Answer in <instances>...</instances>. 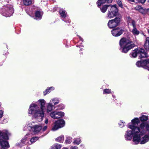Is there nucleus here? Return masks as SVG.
<instances>
[{"label": "nucleus", "mask_w": 149, "mask_h": 149, "mask_svg": "<svg viewBox=\"0 0 149 149\" xmlns=\"http://www.w3.org/2000/svg\"><path fill=\"white\" fill-rule=\"evenodd\" d=\"M54 105L52 103H51L50 101L47 104V113L53 110V108Z\"/></svg>", "instance_id": "nucleus-15"}, {"label": "nucleus", "mask_w": 149, "mask_h": 149, "mask_svg": "<svg viewBox=\"0 0 149 149\" xmlns=\"http://www.w3.org/2000/svg\"><path fill=\"white\" fill-rule=\"evenodd\" d=\"M146 1V0H139V1H137L138 2L141 3H144Z\"/></svg>", "instance_id": "nucleus-39"}, {"label": "nucleus", "mask_w": 149, "mask_h": 149, "mask_svg": "<svg viewBox=\"0 0 149 149\" xmlns=\"http://www.w3.org/2000/svg\"><path fill=\"white\" fill-rule=\"evenodd\" d=\"M111 91L110 89H105L103 91V94H109L111 93Z\"/></svg>", "instance_id": "nucleus-33"}, {"label": "nucleus", "mask_w": 149, "mask_h": 149, "mask_svg": "<svg viewBox=\"0 0 149 149\" xmlns=\"http://www.w3.org/2000/svg\"><path fill=\"white\" fill-rule=\"evenodd\" d=\"M50 101L51 103H52L55 106L59 103L60 101L58 98H54L51 99Z\"/></svg>", "instance_id": "nucleus-17"}, {"label": "nucleus", "mask_w": 149, "mask_h": 149, "mask_svg": "<svg viewBox=\"0 0 149 149\" xmlns=\"http://www.w3.org/2000/svg\"><path fill=\"white\" fill-rule=\"evenodd\" d=\"M83 146V145H82V144H81V145H80V146Z\"/></svg>", "instance_id": "nucleus-45"}, {"label": "nucleus", "mask_w": 149, "mask_h": 149, "mask_svg": "<svg viewBox=\"0 0 149 149\" xmlns=\"http://www.w3.org/2000/svg\"><path fill=\"white\" fill-rule=\"evenodd\" d=\"M54 87L53 86L47 88L46 90L44 92V95H46L48 93H49L50 91L54 90Z\"/></svg>", "instance_id": "nucleus-18"}, {"label": "nucleus", "mask_w": 149, "mask_h": 149, "mask_svg": "<svg viewBox=\"0 0 149 149\" xmlns=\"http://www.w3.org/2000/svg\"><path fill=\"white\" fill-rule=\"evenodd\" d=\"M137 54H139L140 58H142L147 57L146 52L143 48L139 47L133 51L130 54V56L131 57L135 58L137 56Z\"/></svg>", "instance_id": "nucleus-4"}, {"label": "nucleus", "mask_w": 149, "mask_h": 149, "mask_svg": "<svg viewBox=\"0 0 149 149\" xmlns=\"http://www.w3.org/2000/svg\"><path fill=\"white\" fill-rule=\"evenodd\" d=\"M48 120L47 119H46L45 121V123L46 124H47L48 123Z\"/></svg>", "instance_id": "nucleus-41"}, {"label": "nucleus", "mask_w": 149, "mask_h": 149, "mask_svg": "<svg viewBox=\"0 0 149 149\" xmlns=\"http://www.w3.org/2000/svg\"><path fill=\"white\" fill-rule=\"evenodd\" d=\"M146 13H149V8L146 9Z\"/></svg>", "instance_id": "nucleus-43"}, {"label": "nucleus", "mask_w": 149, "mask_h": 149, "mask_svg": "<svg viewBox=\"0 0 149 149\" xmlns=\"http://www.w3.org/2000/svg\"><path fill=\"white\" fill-rule=\"evenodd\" d=\"M148 33H149V29H148Z\"/></svg>", "instance_id": "nucleus-46"}, {"label": "nucleus", "mask_w": 149, "mask_h": 149, "mask_svg": "<svg viewBox=\"0 0 149 149\" xmlns=\"http://www.w3.org/2000/svg\"><path fill=\"white\" fill-rule=\"evenodd\" d=\"M14 12V10L11 6L7 5L3 7L2 9L1 13L6 17H9L11 16Z\"/></svg>", "instance_id": "nucleus-5"}, {"label": "nucleus", "mask_w": 149, "mask_h": 149, "mask_svg": "<svg viewBox=\"0 0 149 149\" xmlns=\"http://www.w3.org/2000/svg\"><path fill=\"white\" fill-rule=\"evenodd\" d=\"M137 1H139V0H137Z\"/></svg>", "instance_id": "nucleus-49"}, {"label": "nucleus", "mask_w": 149, "mask_h": 149, "mask_svg": "<svg viewBox=\"0 0 149 149\" xmlns=\"http://www.w3.org/2000/svg\"><path fill=\"white\" fill-rule=\"evenodd\" d=\"M144 47H149V37L146 38Z\"/></svg>", "instance_id": "nucleus-31"}, {"label": "nucleus", "mask_w": 149, "mask_h": 149, "mask_svg": "<svg viewBox=\"0 0 149 149\" xmlns=\"http://www.w3.org/2000/svg\"><path fill=\"white\" fill-rule=\"evenodd\" d=\"M23 2L24 4L26 6H28L31 3V0H23Z\"/></svg>", "instance_id": "nucleus-27"}, {"label": "nucleus", "mask_w": 149, "mask_h": 149, "mask_svg": "<svg viewBox=\"0 0 149 149\" xmlns=\"http://www.w3.org/2000/svg\"><path fill=\"white\" fill-rule=\"evenodd\" d=\"M81 143V139L80 138H78L74 139V140L73 143L77 145H78Z\"/></svg>", "instance_id": "nucleus-28"}, {"label": "nucleus", "mask_w": 149, "mask_h": 149, "mask_svg": "<svg viewBox=\"0 0 149 149\" xmlns=\"http://www.w3.org/2000/svg\"><path fill=\"white\" fill-rule=\"evenodd\" d=\"M132 43V42L125 38H122L119 42L120 45L121 47H126L127 45Z\"/></svg>", "instance_id": "nucleus-13"}, {"label": "nucleus", "mask_w": 149, "mask_h": 149, "mask_svg": "<svg viewBox=\"0 0 149 149\" xmlns=\"http://www.w3.org/2000/svg\"><path fill=\"white\" fill-rule=\"evenodd\" d=\"M64 115V113L63 112L61 111H55L51 112L50 116L54 119H57L60 118Z\"/></svg>", "instance_id": "nucleus-11"}, {"label": "nucleus", "mask_w": 149, "mask_h": 149, "mask_svg": "<svg viewBox=\"0 0 149 149\" xmlns=\"http://www.w3.org/2000/svg\"><path fill=\"white\" fill-rule=\"evenodd\" d=\"M140 122L139 119L137 118L132 120L131 123L127 125L128 127L131 130H127L125 134V138L128 141L131 140L132 134L134 135L132 139L134 144H143L149 141V135L146 134L144 135L145 134V131L141 129L144 126V124H141L139 126H137Z\"/></svg>", "instance_id": "nucleus-1"}, {"label": "nucleus", "mask_w": 149, "mask_h": 149, "mask_svg": "<svg viewBox=\"0 0 149 149\" xmlns=\"http://www.w3.org/2000/svg\"><path fill=\"white\" fill-rule=\"evenodd\" d=\"M148 118V116L142 115L139 117V119L141 121L143 122L147 120Z\"/></svg>", "instance_id": "nucleus-23"}, {"label": "nucleus", "mask_w": 149, "mask_h": 149, "mask_svg": "<svg viewBox=\"0 0 149 149\" xmlns=\"http://www.w3.org/2000/svg\"><path fill=\"white\" fill-rule=\"evenodd\" d=\"M145 60H144L142 63L141 61H138L136 63V66L138 67H141L143 65V64H144L147 67V66L146 65V63L144 62Z\"/></svg>", "instance_id": "nucleus-26"}, {"label": "nucleus", "mask_w": 149, "mask_h": 149, "mask_svg": "<svg viewBox=\"0 0 149 149\" xmlns=\"http://www.w3.org/2000/svg\"><path fill=\"white\" fill-rule=\"evenodd\" d=\"M123 31V29L120 28H117L111 31L112 35L114 36H118L121 35Z\"/></svg>", "instance_id": "nucleus-12"}, {"label": "nucleus", "mask_w": 149, "mask_h": 149, "mask_svg": "<svg viewBox=\"0 0 149 149\" xmlns=\"http://www.w3.org/2000/svg\"><path fill=\"white\" fill-rule=\"evenodd\" d=\"M47 128V126H44L43 128H42V130L41 131L42 132H44L45 131Z\"/></svg>", "instance_id": "nucleus-38"}, {"label": "nucleus", "mask_w": 149, "mask_h": 149, "mask_svg": "<svg viewBox=\"0 0 149 149\" xmlns=\"http://www.w3.org/2000/svg\"><path fill=\"white\" fill-rule=\"evenodd\" d=\"M117 3L118 5L119 6L121 7H122V3L121 1L119 0L117 1Z\"/></svg>", "instance_id": "nucleus-37"}, {"label": "nucleus", "mask_w": 149, "mask_h": 149, "mask_svg": "<svg viewBox=\"0 0 149 149\" xmlns=\"http://www.w3.org/2000/svg\"><path fill=\"white\" fill-rule=\"evenodd\" d=\"M148 2L149 3V0H148Z\"/></svg>", "instance_id": "nucleus-47"}, {"label": "nucleus", "mask_w": 149, "mask_h": 149, "mask_svg": "<svg viewBox=\"0 0 149 149\" xmlns=\"http://www.w3.org/2000/svg\"><path fill=\"white\" fill-rule=\"evenodd\" d=\"M70 149H78V148L77 146H72L70 147Z\"/></svg>", "instance_id": "nucleus-40"}, {"label": "nucleus", "mask_w": 149, "mask_h": 149, "mask_svg": "<svg viewBox=\"0 0 149 149\" xmlns=\"http://www.w3.org/2000/svg\"><path fill=\"white\" fill-rule=\"evenodd\" d=\"M109 6L107 5H105L102 6L101 7H100V10L103 13H105L107 9V8Z\"/></svg>", "instance_id": "nucleus-24"}, {"label": "nucleus", "mask_w": 149, "mask_h": 149, "mask_svg": "<svg viewBox=\"0 0 149 149\" xmlns=\"http://www.w3.org/2000/svg\"><path fill=\"white\" fill-rule=\"evenodd\" d=\"M144 62L146 63V65L147 66L148 69L149 70V60H145Z\"/></svg>", "instance_id": "nucleus-36"}, {"label": "nucleus", "mask_w": 149, "mask_h": 149, "mask_svg": "<svg viewBox=\"0 0 149 149\" xmlns=\"http://www.w3.org/2000/svg\"><path fill=\"white\" fill-rule=\"evenodd\" d=\"M64 107H63V108L62 109H64Z\"/></svg>", "instance_id": "nucleus-48"}, {"label": "nucleus", "mask_w": 149, "mask_h": 149, "mask_svg": "<svg viewBox=\"0 0 149 149\" xmlns=\"http://www.w3.org/2000/svg\"><path fill=\"white\" fill-rule=\"evenodd\" d=\"M132 47H120L119 50L123 53H126L129 50L131 49Z\"/></svg>", "instance_id": "nucleus-16"}, {"label": "nucleus", "mask_w": 149, "mask_h": 149, "mask_svg": "<svg viewBox=\"0 0 149 149\" xmlns=\"http://www.w3.org/2000/svg\"><path fill=\"white\" fill-rule=\"evenodd\" d=\"M62 149H68L66 147H64Z\"/></svg>", "instance_id": "nucleus-44"}, {"label": "nucleus", "mask_w": 149, "mask_h": 149, "mask_svg": "<svg viewBox=\"0 0 149 149\" xmlns=\"http://www.w3.org/2000/svg\"><path fill=\"white\" fill-rule=\"evenodd\" d=\"M118 124L121 127H123L125 125V123L123 122H120L118 123Z\"/></svg>", "instance_id": "nucleus-34"}, {"label": "nucleus", "mask_w": 149, "mask_h": 149, "mask_svg": "<svg viewBox=\"0 0 149 149\" xmlns=\"http://www.w3.org/2000/svg\"><path fill=\"white\" fill-rule=\"evenodd\" d=\"M38 102L40 104L39 107L37 104V102H33L30 105L28 110V114L32 116L39 122H41L45 116V111L44 108L46 102L44 99H40Z\"/></svg>", "instance_id": "nucleus-2"}, {"label": "nucleus", "mask_w": 149, "mask_h": 149, "mask_svg": "<svg viewBox=\"0 0 149 149\" xmlns=\"http://www.w3.org/2000/svg\"><path fill=\"white\" fill-rule=\"evenodd\" d=\"M120 21V18L116 17L114 19L110 20L108 22V25L110 28H113L117 26Z\"/></svg>", "instance_id": "nucleus-10"}, {"label": "nucleus", "mask_w": 149, "mask_h": 149, "mask_svg": "<svg viewBox=\"0 0 149 149\" xmlns=\"http://www.w3.org/2000/svg\"><path fill=\"white\" fill-rule=\"evenodd\" d=\"M62 147L61 145L58 143L54 144L51 146V149H60Z\"/></svg>", "instance_id": "nucleus-19"}, {"label": "nucleus", "mask_w": 149, "mask_h": 149, "mask_svg": "<svg viewBox=\"0 0 149 149\" xmlns=\"http://www.w3.org/2000/svg\"><path fill=\"white\" fill-rule=\"evenodd\" d=\"M118 13V10L116 5L111 6V9L107 13V17L109 18H113Z\"/></svg>", "instance_id": "nucleus-9"}, {"label": "nucleus", "mask_w": 149, "mask_h": 149, "mask_svg": "<svg viewBox=\"0 0 149 149\" xmlns=\"http://www.w3.org/2000/svg\"><path fill=\"white\" fill-rule=\"evenodd\" d=\"M130 2H134V0H128ZM112 0H98L97 2V4L98 7L105 3H110L112 2Z\"/></svg>", "instance_id": "nucleus-14"}, {"label": "nucleus", "mask_w": 149, "mask_h": 149, "mask_svg": "<svg viewBox=\"0 0 149 149\" xmlns=\"http://www.w3.org/2000/svg\"><path fill=\"white\" fill-rule=\"evenodd\" d=\"M42 14L39 11H37L35 13V17L37 19H40L41 18Z\"/></svg>", "instance_id": "nucleus-20"}, {"label": "nucleus", "mask_w": 149, "mask_h": 149, "mask_svg": "<svg viewBox=\"0 0 149 149\" xmlns=\"http://www.w3.org/2000/svg\"><path fill=\"white\" fill-rule=\"evenodd\" d=\"M127 20L128 24H131L133 26V29L131 31L132 33L134 35H138L139 33V32L136 28L135 22L130 17H127Z\"/></svg>", "instance_id": "nucleus-7"}, {"label": "nucleus", "mask_w": 149, "mask_h": 149, "mask_svg": "<svg viewBox=\"0 0 149 149\" xmlns=\"http://www.w3.org/2000/svg\"><path fill=\"white\" fill-rule=\"evenodd\" d=\"M142 8V7L141 6L138 5L135 7V10H139V11H140Z\"/></svg>", "instance_id": "nucleus-35"}, {"label": "nucleus", "mask_w": 149, "mask_h": 149, "mask_svg": "<svg viewBox=\"0 0 149 149\" xmlns=\"http://www.w3.org/2000/svg\"><path fill=\"white\" fill-rule=\"evenodd\" d=\"M31 136V134H26L25 137L23 138L22 140V142L23 143H25V141L26 140V139L28 137V136Z\"/></svg>", "instance_id": "nucleus-29"}, {"label": "nucleus", "mask_w": 149, "mask_h": 149, "mask_svg": "<svg viewBox=\"0 0 149 149\" xmlns=\"http://www.w3.org/2000/svg\"><path fill=\"white\" fill-rule=\"evenodd\" d=\"M59 13L61 17L65 18L66 17L67 13L63 9H61L60 10Z\"/></svg>", "instance_id": "nucleus-21"}, {"label": "nucleus", "mask_w": 149, "mask_h": 149, "mask_svg": "<svg viewBox=\"0 0 149 149\" xmlns=\"http://www.w3.org/2000/svg\"><path fill=\"white\" fill-rule=\"evenodd\" d=\"M10 134V133L6 130L0 131V144L2 149H7L9 148V145L6 140L8 139V136Z\"/></svg>", "instance_id": "nucleus-3"}, {"label": "nucleus", "mask_w": 149, "mask_h": 149, "mask_svg": "<svg viewBox=\"0 0 149 149\" xmlns=\"http://www.w3.org/2000/svg\"><path fill=\"white\" fill-rule=\"evenodd\" d=\"M38 137L37 136L33 137L31 138L30 140L31 144L34 143L35 142L38 140Z\"/></svg>", "instance_id": "nucleus-30"}, {"label": "nucleus", "mask_w": 149, "mask_h": 149, "mask_svg": "<svg viewBox=\"0 0 149 149\" xmlns=\"http://www.w3.org/2000/svg\"><path fill=\"white\" fill-rule=\"evenodd\" d=\"M65 124V121L63 120L59 119L55 122L54 126L52 128V130L53 131L57 130L58 129L64 127Z\"/></svg>", "instance_id": "nucleus-6"}, {"label": "nucleus", "mask_w": 149, "mask_h": 149, "mask_svg": "<svg viewBox=\"0 0 149 149\" xmlns=\"http://www.w3.org/2000/svg\"><path fill=\"white\" fill-rule=\"evenodd\" d=\"M139 12L142 14L145 15L146 14V9H143L142 7Z\"/></svg>", "instance_id": "nucleus-32"}, {"label": "nucleus", "mask_w": 149, "mask_h": 149, "mask_svg": "<svg viewBox=\"0 0 149 149\" xmlns=\"http://www.w3.org/2000/svg\"><path fill=\"white\" fill-rule=\"evenodd\" d=\"M31 123L28 124V126H29V129L30 130V128L31 130L35 134L39 133L42 130V126L41 124L36 125L31 127Z\"/></svg>", "instance_id": "nucleus-8"}, {"label": "nucleus", "mask_w": 149, "mask_h": 149, "mask_svg": "<svg viewBox=\"0 0 149 149\" xmlns=\"http://www.w3.org/2000/svg\"><path fill=\"white\" fill-rule=\"evenodd\" d=\"M64 139V136L63 135H61L59 137L56 138V141L57 142L63 143Z\"/></svg>", "instance_id": "nucleus-22"}, {"label": "nucleus", "mask_w": 149, "mask_h": 149, "mask_svg": "<svg viewBox=\"0 0 149 149\" xmlns=\"http://www.w3.org/2000/svg\"><path fill=\"white\" fill-rule=\"evenodd\" d=\"M72 141V138L68 136L66 137L65 143L67 144H68L70 143Z\"/></svg>", "instance_id": "nucleus-25"}, {"label": "nucleus", "mask_w": 149, "mask_h": 149, "mask_svg": "<svg viewBox=\"0 0 149 149\" xmlns=\"http://www.w3.org/2000/svg\"><path fill=\"white\" fill-rule=\"evenodd\" d=\"M78 36L79 37V38L80 39V40H81V41H83V39L79 36Z\"/></svg>", "instance_id": "nucleus-42"}]
</instances>
